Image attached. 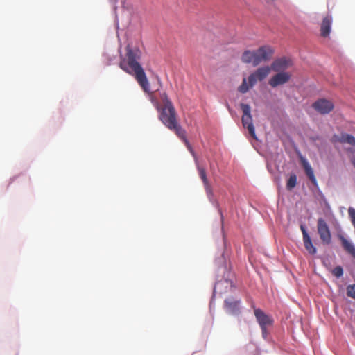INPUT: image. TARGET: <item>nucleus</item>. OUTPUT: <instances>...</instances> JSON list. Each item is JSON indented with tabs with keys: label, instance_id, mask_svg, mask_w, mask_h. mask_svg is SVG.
<instances>
[{
	"label": "nucleus",
	"instance_id": "f257e3e1",
	"mask_svg": "<svg viewBox=\"0 0 355 355\" xmlns=\"http://www.w3.org/2000/svg\"><path fill=\"white\" fill-rule=\"evenodd\" d=\"M125 56L121 58L119 67L127 73L135 77L140 87L146 93L150 92V85L145 71L139 63L141 52L139 48H132L128 45L125 48Z\"/></svg>",
	"mask_w": 355,
	"mask_h": 355
},
{
	"label": "nucleus",
	"instance_id": "f03ea898",
	"mask_svg": "<svg viewBox=\"0 0 355 355\" xmlns=\"http://www.w3.org/2000/svg\"><path fill=\"white\" fill-rule=\"evenodd\" d=\"M157 109L159 112V119L168 130L175 132V134L185 144L191 153L194 155L193 148L187 138L186 131L182 128L178 121V115L175 107L173 105L170 107H160L157 105Z\"/></svg>",
	"mask_w": 355,
	"mask_h": 355
},
{
	"label": "nucleus",
	"instance_id": "7ed1b4c3",
	"mask_svg": "<svg viewBox=\"0 0 355 355\" xmlns=\"http://www.w3.org/2000/svg\"><path fill=\"white\" fill-rule=\"evenodd\" d=\"M270 71L271 69L268 66L258 68L248 76V85L247 84V79L245 78L243 79L241 85L238 88L239 92L242 94L246 93L257 81L263 80L269 75Z\"/></svg>",
	"mask_w": 355,
	"mask_h": 355
},
{
	"label": "nucleus",
	"instance_id": "20e7f679",
	"mask_svg": "<svg viewBox=\"0 0 355 355\" xmlns=\"http://www.w3.org/2000/svg\"><path fill=\"white\" fill-rule=\"evenodd\" d=\"M254 313L257 322L259 323L262 331L263 338L267 336V329L273 324V319L269 315H267L263 311L259 308L253 306Z\"/></svg>",
	"mask_w": 355,
	"mask_h": 355
},
{
	"label": "nucleus",
	"instance_id": "39448f33",
	"mask_svg": "<svg viewBox=\"0 0 355 355\" xmlns=\"http://www.w3.org/2000/svg\"><path fill=\"white\" fill-rule=\"evenodd\" d=\"M240 107L243 112L241 118L243 126L248 129L250 135L257 139L255 129L252 123V116L251 115V108L248 104L241 103Z\"/></svg>",
	"mask_w": 355,
	"mask_h": 355
},
{
	"label": "nucleus",
	"instance_id": "423d86ee",
	"mask_svg": "<svg viewBox=\"0 0 355 355\" xmlns=\"http://www.w3.org/2000/svg\"><path fill=\"white\" fill-rule=\"evenodd\" d=\"M317 230L322 243L325 245L330 244L331 241L330 230L326 221L322 218L318 219Z\"/></svg>",
	"mask_w": 355,
	"mask_h": 355
},
{
	"label": "nucleus",
	"instance_id": "0eeeda50",
	"mask_svg": "<svg viewBox=\"0 0 355 355\" xmlns=\"http://www.w3.org/2000/svg\"><path fill=\"white\" fill-rule=\"evenodd\" d=\"M274 53V50L270 46H263L257 50V56L255 60V65L268 61Z\"/></svg>",
	"mask_w": 355,
	"mask_h": 355
},
{
	"label": "nucleus",
	"instance_id": "6e6552de",
	"mask_svg": "<svg viewBox=\"0 0 355 355\" xmlns=\"http://www.w3.org/2000/svg\"><path fill=\"white\" fill-rule=\"evenodd\" d=\"M312 107L318 112L327 114L333 110L334 105L331 101L321 98L313 103Z\"/></svg>",
	"mask_w": 355,
	"mask_h": 355
},
{
	"label": "nucleus",
	"instance_id": "1a4fd4ad",
	"mask_svg": "<svg viewBox=\"0 0 355 355\" xmlns=\"http://www.w3.org/2000/svg\"><path fill=\"white\" fill-rule=\"evenodd\" d=\"M293 65L292 60L287 57H282L280 58L276 59L271 64V67H270L271 70L279 72H283L290 67Z\"/></svg>",
	"mask_w": 355,
	"mask_h": 355
},
{
	"label": "nucleus",
	"instance_id": "9d476101",
	"mask_svg": "<svg viewBox=\"0 0 355 355\" xmlns=\"http://www.w3.org/2000/svg\"><path fill=\"white\" fill-rule=\"evenodd\" d=\"M291 76L288 72L279 71L270 79L269 85L272 87H277L279 85L288 83L291 79Z\"/></svg>",
	"mask_w": 355,
	"mask_h": 355
},
{
	"label": "nucleus",
	"instance_id": "9b49d317",
	"mask_svg": "<svg viewBox=\"0 0 355 355\" xmlns=\"http://www.w3.org/2000/svg\"><path fill=\"white\" fill-rule=\"evenodd\" d=\"M331 24L332 17L331 15H327L323 18L320 26V34L322 37H327L329 35Z\"/></svg>",
	"mask_w": 355,
	"mask_h": 355
},
{
	"label": "nucleus",
	"instance_id": "f8f14e48",
	"mask_svg": "<svg viewBox=\"0 0 355 355\" xmlns=\"http://www.w3.org/2000/svg\"><path fill=\"white\" fill-rule=\"evenodd\" d=\"M240 300H235L232 297L227 298L225 300V306L227 311L231 313H235L239 311Z\"/></svg>",
	"mask_w": 355,
	"mask_h": 355
},
{
	"label": "nucleus",
	"instance_id": "ddd939ff",
	"mask_svg": "<svg viewBox=\"0 0 355 355\" xmlns=\"http://www.w3.org/2000/svg\"><path fill=\"white\" fill-rule=\"evenodd\" d=\"M302 166H303V168H304V169L305 171L306 175L309 178V179L311 180V182L314 185H316L317 184V180H316V178L315 177L311 165L309 164V163L305 159H302Z\"/></svg>",
	"mask_w": 355,
	"mask_h": 355
},
{
	"label": "nucleus",
	"instance_id": "4468645a",
	"mask_svg": "<svg viewBox=\"0 0 355 355\" xmlns=\"http://www.w3.org/2000/svg\"><path fill=\"white\" fill-rule=\"evenodd\" d=\"M344 250L355 259V246L343 236H339Z\"/></svg>",
	"mask_w": 355,
	"mask_h": 355
},
{
	"label": "nucleus",
	"instance_id": "2eb2a0df",
	"mask_svg": "<svg viewBox=\"0 0 355 355\" xmlns=\"http://www.w3.org/2000/svg\"><path fill=\"white\" fill-rule=\"evenodd\" d=\"M198 170L200 178H201V180L203 182L206 191L207 193H211V189L210 184L209 183V181L207 180V174H206V171H205V168L198 166Z\"/></svg>",
	"mask_w": 355,
	"mask_h": 355
},
{
	"label": "nucleus",
	"instance_id": "dca6fc26",
	"mask_svg": "<svg viewBox=\"0 0 355 355\" xmlns=\"http://www.w3.org/2000/svg\"><path fill=\"white\" fill-rule=\"evenodd\" d=\"M304 245L307 252L313 255L316 253V248L313 245L311 237H306L303 239Z\"/></svg>",
	"mask_w": 355,
	"mask_h": 355
},
{
	"label": "nucleus",
	"instance_id": "f3484780",
	"mask_svg": "<svg viewBox=\"0 0 355 355\" xmlns=\"http://www.w3.org/2000/svg\"><path fill=\"white\" fill-rule=\"evenodd\" d=\"M297 184V176L295 174H291L286 182V189H293Z\"/></svg>",
	"mask_w": 355,
	"mask_h": 355
},
{
	"label": "nucleus",
	"instance_id": "a211bd4d",
	"mask_svg": "<svg viewBox=\"0 0 355 355\" xmlns=\"http://www.w3.org/2000/svg\"><path fill=\"white\" fill-rule=\"evenodd\" d=\"M241 60L243 62L249 64H252V56L251 53V51L247 50L243 52L241 56Z\"/></svg>",
	"mask_w": 355,
	"mask_h": 355
},
{
	"label": "nucleus",
	"instance_id": "6ab92c4d",
	"mask_svg": "<svg viewBox=\"0 0 355 355\" xmlns=\"http://www.w3.org/2000/svg\"><path fill=\"white\" fill-rule=\"evenodd\" d=\"M160 98L163 104L162 107H170L173 105L166 92H163L160 94Z\"/></svg>",
	"mask_w": 355,
	"mask_h": 355
},
{
	"label": "nucleus",
	"instance_id": "aec40b11",
	"mask_svg": "<svg viewBox=\"0 0 355 355\" xmlns=\"http://www.w3.org/2000/svg\"><path fill=\"white\" fill-rule=\"evenodd\" d=\"M347 295L352 299H355V284L347 286Z\"/></svg>",
	"mask_w": 355,
	"mask_h": 355
},
{
	"label": "nucleus",
	"instance_id": "412c9836",
	"mask_svg": "<svg viewBox=\"0 0 355 355\" xmlns=\"http://www.w3.org/2000/svg\"><path fill=\"white\" fill-rule=\"evenodd\" d=\"M332 274L336 277H340L343 275V268L340 266L335 267L332 270Z\"/></svg>",
	"mask_w": 355,
	"mask_h": 355
},
{
	"label": "nucleus",
	"instance_id": "4be33fe9",
	"mask_svg": "<svg viewBox=\"0 0 355 355\" xmlns=\"http://www.w3.org/2000/svg\"><path fill=\"white\" fill-rule=\"evenodd\" d=\"M300 230H301L302 233L303 239H304V238H306V237H309V234H308V232H307V231H306V227H305V226H304V225H300Z\"/></svg>",
	"mask_w": 355,
	"mask_h": 355
},
{
	"label": "nucleus",
	"instance_id": "5701e85b",
	"mask_svg": "<svg viewBox=\"0 0 355 355\" xmlns=\"http://www.w3.org/2000/svg\"><path fill=\"white\" fill-rule=\"evenodd\" d=\"M251 53H252V64L254 67H256L257 65H255V60L257 56V51H251Z\"/></svg>",
	"mask_w": 355,
	"mask_h": 355
},
{
	"label": "nucleus",
	"instance_id": "b1692460",
	"mask_svg": "<svg viewBox=\"0 0 355 355\" xmlns=\"http://www.w3.org/2000/svg\"><path fill=\"white\" fill-rule=\"evenodd\" d=\"M352 164H353L354 166L355 167V159L352 161Z\"/></svg>",
	"mask_w": 355,
	"mask_h": 355
}]
</instances>
